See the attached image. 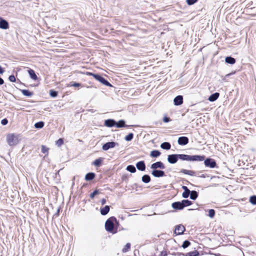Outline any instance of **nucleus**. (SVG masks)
<instances>
[{
    "label": "nucleus",
    "mask_w": 256,
    "mask_h": 256,
    "mask_svg": "<svg viewBox=\"0 0 256 256\" xmlns=\"http://www.w3.org/2000/svg\"><path fill=\"white\" fill-rule=\"evenodd\" d=\"M118 222L116 218L114 216H112L106 220L105 223V228L106 231L114 234L116 230H114V224H118Z\"/></svg>",
    "instance_id": "nucleus-1"
},
{
    "label": "nucleus",
    "mask_w": 256,
    "mask_h": 256,
    "mask_svg": "<svg viewBox=\"0 0 256 256\" xmlns=\"http://www.w3.org/2000/svg\"><path fill=\"white\" fill-rule=\"evenodd\" d=\"M6 140L10 146H16L19 142L18 136L14 134H9L7 136Z\"/></svg>",
    "instance_id": "nucleus-2"
},
{
    "label": "nucleus",
    "mask_w": 256,
    "mask_h": 256,
    "mask_svg": "<svg viewBox=\"0 0 256 256\" xmlns=\"http://www.w3.org/2000/svg\"><path fill=\"white\" fill-rule=\"evenodd\" d=\"M94 77L96 80L100 82L102 84H104L105 86H112V84L106 80H105L103 77L101 76L99 74H96V75H94Z\"/></svg>",
    "instance_id": "nucleus-3"
},
{
    "label": "nucleus",
    "mask_w": 256,
    "mask_h": 256,
    "mask_svg": "<svg viewBox=\"0 0 256 256\" xmlns=\"http://www.w3.org/2000/svg\"><path fill=\"white\" fill-rule=\"evenodd\" d=\"M204 163L206 166L210 167V168H214L216 165L215 160L210 158H208L205 160Z\"/></svg>",
    "instance_id": "nucleus-4"
},
{
    "label": "nucleus",
    "mask_w": 256,
    "mask_h": 256,
    "mask_svg": "<svg viewBox=\"0 0 256 256\" xmlns=\"http://www.w3.org/2000/svg\"><path fill=\"white\" fill-rule=\"evenodd\" d=\"M116 144H117L114 142H108L102 146V148L104 150H108L110 148H114Z\"/></svg>",
    "instance_id": "nucleus-5"
},
{
    "label": "nucleus",
    "mask_w": 256,
    "mask_h": 256,
    "mask_svg": "<svg viewBox=\"0 0 256 256\" xmlns=\"http://www.w3.org/2000/svg\"><path fill=\"white\" fill-rule=\"evenodd\" d=\"M178 154H170L168 156V161L170 164H175L178 160Z\"/></svg>",
    "instance_id": "nucleus-6"
},
{
    "label": "nucleus",
    "mask_w": 256,
    "mask_h": 256,
    "mask_svg": "<svg viewBox=\"0 0 256 256\" xmlns=\"http://www.w3.org/2000/svg\"><path fill=\"white\" fill-rule=\"evenodd\" d=\"M185 230V228L182 224L178 225L176 226L174 233L177 235H180L184 233Z\"/></svg>",
    "instance_id": "nucleus-7"
},
{
    "label": "nucleus",
    "mask_w": 256,
    "mask_h": 256,
    "mask_svg": "<svg viewBox=\"0 0 256 256\" xmlns=\"http://www.w3.org/2000/svg\"><path fill=\"white\" fill-rule=\"evenodd\" d=\"M204 156H190V161L202 162L204 160Z\"/></svg>",
    "instance_id": "nucleus-8"
},
{
    "label": "nucleus",
    "mask_w": 256,
    "mask_h": 256,
    "mask_svg": "<svg viewBox=\"0 0 256 256\" xmlns=\"http://www.w3.org/2000/svg\"><path fill=\"white\" fill-rule=\"evenodd\" d=\"M151 168L153 170H156L157 168L164 169L165 166L163 163L161 162H157L155 163L152 164L151 165Z\"/></svg>",
    "instance_id": "nucleus-9"
},
{
    "label": "nucleus",
    "mask_w": 256,
    "mask_h": 256,
    "mask_svg": "<svg viewBox=\"0 0 256 256\" xmlns=\"http://www.w3.org/2000/svg\"><path fill=\"white\" fill-rule=\"evenodd\" d=\"M152 174L153 176L156 178L162 177L165 175L164 171L158 170H154L152 172Z\"/></svg>",
    "instance_id": "nucleus-10"
},
{
    "label": "nucleus",
    "mask_w": 256,
    "mask_h": 256,
    "mask_svg": "<svg viewBox=\"0 0 256 256\" xmlns=\"http://www.w3.org/2000/svg\"><path fill=\"white\" fill-rule=\"evenodd\" d=\"M188 138L186 136H180L178 138V142L180 145H186L188 143Z\"/></svg>",
    "instance_id": "nucleus-11"
},
{
    "label": "nucleus",
    "mask_w": 256,
    "mask_h": 256,
    "mask_svg": "<svg viewBox=\"0 0 256 256\" xmlns=\"http://www.w3.org/2000/svg\"><path fill=\"white\" fill-rule=\"evenodd\" d=\"M174 104L176 106H180L183 102V97L182 96H176L174 100Z\"/></svg>",
    "instance_id": "nucleus-12"
},
{
    "label": "nucleus",
    "mask_w": 256,
    "mask_h": 256,
    "mask_svg": "<svg viewBox=\"0 0 256 256\" xmlns=\"http://www.w3.org/2000/svg\"><path fill=\"white\" fill-rule=\"evenodd\" d=\"M136 167L141 171H144L146 170V164L144 161H140L136 164Z\"/></svg>",
    "instance_id": "nucleus-13"
},
{
    "label": "nucleus",
    "mask_w": 256,
    "mask_h": 256,
    "mask_svg": "<svg viewBox=\"0 0 256 256\" xmlns=\"http://www.w3.org/2000/svg\"><path fill=\"white\" fill-rule=\"evenodd\" d=\"M0 28L7 29L8 28V23L6 20L0 18Z\"/></svg>",
    "instance_id": "nucleus-14"
},
{
    "label": "nucleus",
    "mask_w": 256,
    "mask_h": 256,
    "mask_svg": "<svg viewBox=\"0 0 256 256\" xmlns=\"http://www.w3.org/2000/svg\"><path fill=\"white\" fill-rule=\"evenodd\" d=\"M116 122L112 119H108L104 121V125L108 127H112L115 126Z\"/></svg>",
    "instance_id": "nucleus-15"
},
{
    "label": "nucleus",
    "mask_w": 256,
    "mask_h": 256,
    "mask_svg": "<svg viewBox=\"0 0 256 256\" xmlns=\"http://www.w3.org/2000/svg\"><path fill=\"white\" fill-rule=\"evenodd\" d=\"M172 207L176 210H180L184 208L181 202H176L172 204Z\"/></svg>",
    "instance_id": "nucleus-16"
},
{
    "label": "nucleus",
    "mask_w": 256,
    "mask_h": 256,
    "mask_svg": "<svg viewBox=\"0 0 256 256\" xmlns=\"http://www.w3.org/2000/svg\"><path fill=\"white\" fill-rule=\"evenodd\" d=\"M28 73L32 80H36L38 79V76L33 70L29 69L28 70Z\"/></svg>",
    "instance_id": "nucleus-17"
},
{
    "label": "nucleus",
    "mask_w": 256,
    "mask_h": 256,
    "mask_svg": "<svg viewBox=\"0 0 256 256\" xmlns=\"http://www.w3.org/2000/svg\"><path fill=\"white\" fill-rule=\"evenodd\" d=\"M220 96L219 93L216 92L214 94H213L210 96L208 98V100L210 102H214L216 100H217Z\"/></svg>",
    "instance_id": "nucleus-18"
},
{
    "label": "nucleus",
    "mask_w": 256,
    "mask_h": 256,
    "mask_svg": "<svg viewBox=\"0 0 256 256\" xmlns=\"http://www.w3.org/2000/svg\"><path fill=\"white\" fill-rule=\"evenodd\" d=\"M180 172H182L183 174H188L191 176H193L195 175V172L192 170H187L185 169H182L180 171Z\"/></svg>",
    "instance_id": "nucleus-19"
},
{
    "label": "nucleus",
    "mask_w": 256,
    "mask_h": 256,
    "mask_svg": "<svg viewBox=\"0 0 256 256\" xmlns=\"http://www.w3.org/2000/svg\"><path fill=\"white\" fill-rule=\"evenodd\" d=\"M110 211V206H106L104 208L100 209V214L103 216L106 215Z\"/></svg>",
    "instance_id": "nucleus-20"
},
{
    "label": "nucleus",
    "mask_w": 256,
    "mask_h": 256,
    "mask_svg": "<svg viewBox=\"0 0 256 256\" xmlns=\"http://www.w3.org/2000/svg\"><path fill=\"white\" fill-rule=\"evenodd\" d=\"M160 147L162 149L168 150L170 148L171 145L168 142H164L161 144Z\"/></svg>",
    "instance_id": "nucleus-21"
},
{
    "label": "nucleus",
    "mask_w": 256,
    "mask_h": 256,
    "mask_svg": "<svg viewBox=\"0 0 256 256\" xmlns=\"http://www.w3.org/2000/svg\"><path fill=\"white\" fill-rule=\"evenodd\" d=\"M178 158L182 160L190 161V156L187 154H178Z\"/></svg>",
    "instance_id": "nucleus-22"
},
{
    "label": "nucleus",
    "mask_w": 256,
    "mask_h": 256,
    "mask_svg": "<svg viewBox=\"0 0 256 256\" xmlns=\"http://www.w3.org/2000/svg\"><path fill=\"white\" fill-rule=\"evenodd\" d=\"M225 62L228 64H233L236 62V60L231 56H227L225 58Z\"/></svg>",
    "instance_id": "nucleus-23"
},
{
    "label": "nucleus",
    "mask_w": 256,
    "mask_h": 256,
    "mask_svg": "<svg viewBox=\"0 0 256 256\" xmlns=\"http://www.w3.org/2000/svg\"><path fill=\"white\" fill-rule=\"evenodd\" d=\"M95 174L93 172L88 173L85 176V179L86 180H90L94 178Z\"/></svg>",
    "instance_id": "nucleus-24"
},
{
    "label": "nucleus",
    "mask_w": 256,
    "mask_h": 256,
    "mask_svg": "<svg viewBox=\"0 0 256 256\" xmlns=\"http://www.w3.org/2000/svg\"><path fill=\"white\" fill-rule=\"evenodd\" d=\"M160 154V152L158 150H154L150 152V156L152 158H157Z\"/></svg>",
    "instance_id": "nucleus-25"
},
{
    "label": "nucleus",
    "mask_w": 256,
    "mask_h": 256,
    "mask_svg": "<svg viewBox=\"0 0 256 256\" xmlns=\"http://www.w3.org/2000/svg\"><path fill=\"white\" fill-rule=\"evenodd\" d=\"M198 196V192L195 190H192L190 192V198L192 200H195Z\"/></svg>",
    "instance_id": "nucleus-26"
},
{
    "label": "nucleus",
    "mask_w": 256,
    "mask_h": 256,
    "mask_svg": "<svg viewBox=\"0 0 256 256\" xmlns=\"http://www.w3.org/2000/svg\"><path fill=\"white\" fill-rule=\"evenodd\" d=\"M142 180L144 183H148L150 181V176L145 174L142 176Z\"/></svg>",
    "instance_id": "nucleus-27"
},
{
    "label": "nucleus",
    "mask_w": 256,
    "mask_h": 256,
    "mask_svg": "<svg viewBox=\"0 0 256 256\" xmlns=\"http://www.w3.org/2000/svg\"><path fill=\"white\" fill-rule=\"evenodd\" d=\"M181 202L184 208L192 204V202L188 200H182Z\"/></svg>",
    "instance_id": "nucleus-28"
},
{
    "label": "nucleus",
    "mask_w": 256,
    "mask_h": 256,
    "mask_svg": "<svg viewBox=\"0 0 256 256\" xmlns=\"http://www.w3.org/2000/svg\"><path fill=\"white\" fill-rule=\"evenodd\" d=\"M126 170L132 173H134L136 172V168L132 165H128L127 166Z\"/></svg>",
    "instance_id": "nucleus-29"
},
{
    "label": "nucleus",
    "mask_w": 256,
    "mask_h": 256,
    "mask_svg": "<svg viewBox=\"0 0 256 256\" xmlns=\"http://www.w3.org/2000/svg\"><path fill=\"white\" fill-rule=\"evenodd\" d=\"M115 126L117 128L124 127L126 126H125V122L123 120H120L118 121V122H116V124H115Z\"/></svg>",
    "instance_id": "nucleus-30"
},
{
    "label": "nucleus",
    "mask_w": 256,
    "mask_h": 256,
    "mask_svg": "<svg viewBox=\"0 0 256 256\" xmlns=\"http://www.w3.org/2000/svg\"><path fill=\"white\" fill-rule=\"evenodd\" d=\"M22 93L24 95V96H32V92H30L29 90H22Z\"/></svg>",
    "instance_id": "nucleus-31"
},
{
    "label": "nucleus",
    "mask_w": 256,
    "mask_h": 256,
    "mask_svg": "<svg viewBox=\"0 0 256 256\" xmlns=\"http://www.w3.org/2000/svg\"><path fill=\"white\" fill-rule=\"evenodd\" d=\"M102 162V158L96 159L93 162V164L96 166H100Z\"/></svg>",
    "instance_id": "nucleus-32"
},
{
    "label": "nucleus",
    "mask_w": 256,
    "mask_h": 256,
    "mask_svg": "<svg viewBox=\"0 0 256 256\" xmlns=\"http://www.w3.org/2000/svg\"><path fill=\"white\" fill-rule=\"evenodd\" d=\"M130 248V244L127 243L122 250V252H126L129 250Z\"/></svg>",
    "instance_id": "nucleus-33"
},
{
    "label": "nucleus",
    "mask_w": 256,
    "mask_h": 256,
    "mask_svg": "<svg viewBox=\"0 0 256 256\" xmlns=\"http://www.w3.org/2000/svg\"><path fill=\"white\" fill-rule=\"evenodd\" d=\"M44 126V122H36L34 124V126L36 128H42Z\"/></svg>",
    "instance_id": "nucleus-34"
},
{
    "label": "nucleus",
    "mask_w": 256,
    "mask_h": 256,
    "mask_svg": "<svg viewBox=\"0 0 256 256\" xmlns=\"http://www.w3.org/2000/svg\"><path fill=\"white\" fill-rule=\"evenodd\" d=\"M48 148L46 146H42V152L44 154H46V155L48 154Z\"/></svg>",
    "instance_id": "nucleus-35"
},
{
    "label": "nucleus",
    "mask_w": 256,
    "mask_h": 256,
    "mask_svg": "<svg viewBox=\"0 0 256 256\" xmlns=\"http://www.w3.org/2000/svg\"><path fill=\"white\" fill-rule=\"evenodd\" d=\"M215 214V211L213 209L209 210H208V216L210 218H213Z\"/></svg>",
    "instance_id": "nucleus-36"
},
{
    "label": "nucleus",
    "mask_w": 256,
    "mask_h": 256,
    "mask_svg": "<svg viewBox=\"0 0 256 256\" xmlns=\"http://www.w3.org/2000/svg\"><path fill=\"white\" fill-rule=\"evenodd\" d=\"M133 134L132 133H130L125 137V140L126 141H130L133 138Z\"/></svg>",
    "instance_id": "nucleus-37"
},
{
    "label": "nucleus",
    "mask_w": 256,
    "mask_h": 256,
    "mask_svg": "<svg viewBox=\"0 0 256 256\" xmlns=\"http://www.w3.org/2000/svg\"><path fill=\"white\" fill-rule=\"evenodd\" d=\"M250 202L253 204H256V196H250Z\"/></svg>",
    "instance_id": "nucleus-38"
},
{
    "label": "nucleus",
    "mask_w": 256,
    "mask_h": 256,
    "mask_svg": "<svg viewBox=\"0 0 256 256\" xmlns=\"http://www.w3.org/2000/svg\"><path fill=\"white\" fill-rule=\"evenodd\" d=\"M190 243L188 240H185L183 242L182 247L184 248H188L190 245Z\"/></svg>",
    "instance_id": "nucleus-39"
},
{
    "label": "nucleus",
    "mask_w": 256,
    "mask_h": 256,
    "mask_svg": "<svg viewBox=\"0 0 256 256\" xmlns=\"http://www.w3.org/2000/svg\"><path fill=\"white\" fill-rule=\"evenodd\" d=\"M190 191H184V192L182 194V196L184 198H187L188 197L190 194Z\"/></svg>",
    "instance_id": "nucleus-40"
},
{
    "label": "nucleus",
    "mask_w": 256,
    "mask_h": 256,
    "mask_svg": "<svg viewBox=\"0 0 256 256\" xmlns=\"http://www.w3.org/2000/svg\"><path fill=\"white\" fill-rule=\"evenodd\" d=\"M50 96L54 98V97H56L57 96L58 92L56 91H55V90H50Z\"/></svg>",
    "instance_id": "nucleus-41"
},
{
    "label": "nucleus",
    "mask_w": 256,
    "mask_h": 256,
    "mask_svg": "<svg viewBox=\"0 0 256 256\" xmlns=\"http://www.w3.org/2000/svg\"><path fill=\"white\" fill-rule=\"evenodd\" d=\"M196 253L198 252H190L187 253L186 254V256H197L198 254Z\"/></svg>",
    "instance_id": "nucleus-42"
},
{
    "label": "nucleus",
    "mask_w": 256,
    "mask_h": 256,
    "mask_svg": "<svg viewBox=\"0 0 256 256\" xmlns=\"http://www.w3.org/2000/svg\"><path fill=\"white\" fill-rule=\"evenodd\" d=\"M198 0H186V3L188 5H192L197 2Z\"/></svg>",
    "instance_id": "nucleus-43"
},
{
    "label": "nucleus",
    "mask_w": 256,
    "mask_h": 256,
    "mask_svg": "<svg viewBox=\"0 0 256 256\" xmlns=\"http://www.w3.org/2000/svg\"><path fill=\"white\" fill-rule=\"evenodd\" d=\"M68 86H70L78 87L80 86V84L78 82H74L72 84H70Z\"/></svg>",
    "instance_id": "nucleus-44"
},
{
    "label": "nucleus",
    "mask_w": 256,
    "mask_h": 256,
    "mask_svg": "<svg viewBox=\"0 0 256 256\" xmlns=\"http://www.w3.org/2000/svg\"><path fill=\"white\" fill-rule=\"evenodd\" d=\"M62 144H63V140L62 138L58 139L56 142V144L58 146H60Z\"/></svg>",
    "instance_id": "nucleus-45"
},
{
    "label": "nucleus",
    "mask_w": 256,
    "mask_h": 256,
    "mask_svg": "<svg viewBox=\"0 0 256 256\" xmlns=\"http://www.w3.org/2000/svg\"><path fill=\"white\" fill-rule=\"evenodd\" d=\"M98 194V191L97 190H94L92 193L90 194V198H94V196Z\"/></svg>",
    "instance_id": "nucleus-46"
},
{
    "label": "nucleus",
    "mask_w": 256,
    "mask_h": 256,
    "mask_svg": "<svg viewBox=\"0 0 256 256\" xmlns=\"http://www.w3.org/2000/svg\"><path fill=\"white\" fill-rule=\"evenodd\" d=\"M8 80L12 82H16V78L14 75H11L9 76Z\"/></svg>",
    "instance_id": "nucleus-47"
},
{
    "label": "nucleus",
    "mask_w": 256,
    "mask_h": 256,
    "mask_svg": "<svg viewBox=\"0 0 256 256\" xmlns=\"http://www.w3.org/2000/svg\"><path fill=\"white\" fill-rule=\"evenodd\" d=\"M8 121L6 118L3 119L1 122L2 124L3 125L6 124H8Z\"/></svg>",
    "instance_id": "nucleus-48"
},
{
    "label": "nucleus",
    "mask_w": 256,
    "mask_h": 256,
    "mask_svg": "<svg viewBox=\"0 0 256 256\" xmlns=\"http://www.w3.org/2000/svg\"><path fill=\"white\" fill-rule=\"evenodd\" d=\"M163 121L164 122H169L170 121V118H168V117H164V118H163Z\"/></svg>",
    "instance_id": "nucleus-49"
},
{
    "label": "nucleus",
    "mask_w": 256,
    "mask_h": 256,
    "mask_svg": "<svg viewBox=\"0 0 256 256\" xmlns=\"http://www.w3.org/2000/svg\"><path fill=\"white\" fill-rule=\"evenodd\" d=\"M86 75L87 76H94V75H96V74H93L92 72H86Z\"/></svg>",
    "instance_id": "nucleus-50"
},
{
    "label": "nucleus",
    "mask_w": 256,
    "mask_h": 256,
    "mask_svg": "<svg viewBox=\"0 0 256 256\" xmlns=\"http://www.w3.org/2000/svg\"><path fill=\"white\" fill-rule=\"evenodd\" d=\"M167 253L166 252L163 251L161 252L160 256H166Z\"/></svg>",
    "instance_id": "nucleus-51"
},
{
    "label": "nucleus",
    "mask_w": 256,
    "mask_h": 256,
    "mask_svg": "<svg viewBox=\"0 0 256 256\" xmlns=\"http://www.w3.org/2000/svg\"><path fill=\"white\" fill-rule=\"evenodd\" d=\"M182 188L184 190V191H188L190 190L186 186H182Z\"/></svg>",
    "instance_id": "nucleus-52"
},
{
    "label": "nucleus",
    "mask_w": 256,
    "mask_h": 256,
    "mask_svg": "<svg viewBox=\"0 0 256 256\" xmlns=\"http://www.w3.org/2000/svg\"><path fill=\"white\" fill-rule=\"evenodd\" d=\"M106 199L104 198H102L101 200V203H102V204L104 205L106 204Z\"/></svg>",
    "instance_id": "nucleus-53"
},
{
    "label": "nucleus",
    "mask_w": 256,
    "mask_h": 256,
    "mask_svg": "<svg viewBox=\"0 0 256 256\" xmlns=\"http://www.w3.org/2000/svg\"><path fill=\"white\" fill-rule=\"evenodd\" d=\"M4 83V80H3L2 78H0V85Z\"/></svg>",
    "instance_id": "nucleus-54"
},
{
    "label": "nucleus",
    "mask_w": 256,
    "mask_h": 256,
    "mask_svg": "<svg viewBox=\"0 0 256 256\" xmlns=\"http://www.w3.org/2000/svg\"><path fill=\"white\" fill-rule=\"evenodd\" d=\"M4 72L2 68L0 66V74H2Z\"/></svg>",
    "instance_id": "nucleus-55"
}]
</instances>
